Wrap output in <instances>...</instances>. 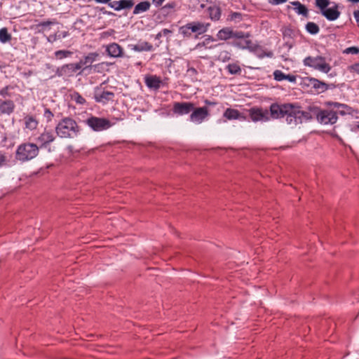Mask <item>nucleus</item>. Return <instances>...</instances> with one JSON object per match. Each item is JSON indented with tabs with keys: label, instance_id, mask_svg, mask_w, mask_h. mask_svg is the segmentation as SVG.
Returning a JSON list of instances; mask_svg holds the SVG:
<instances>
[{
	"label": "nucleus",
	"instance_id": "nucleus-1",
	"mask_svg": "<svg viewBox=\"0 0 359 359\" xmlns=\"http://www.w3.org/2000/svg\"><path fill=\"white\" fill-rule=\"evenodd\" d=\"M285 118L288 124L297 126L303 121L311 120L312 116L309 112L301 110V107L294 104H288Z\"/></svg>",
	"mask_w": 359,
	"mask_h": 359
},
{
	"label": "nucleus",
	"instance_id": "nucleus-2",
	"mask_svg": "<svg viewBox=\"0 0 359 359\" xmlns=\"http://www.w3.org/2000/svg\"><path fill=\"white\" fill-rule=\"evenodd\" d=\"M55 131L62 138H74L77 136L79 128L74 120L65 118L57 125Z\"/></svg>",
	"mask_w": 359,
	"mask_h": 359
},
{
	"label": "nucleus",
	"instance_id": "nucleus-3",
	"mask_svg": "<svg viewBox=\"0 0 359 359\" xmlns=\"http://www.w3.org/2000/svg\"><path fill=\"white\" fill-rule=\"evenodd\" d=\"M39 154V147L34 143H24L19 145L15 153V158L25 162L34 158Z\"/></svg>",
	"mask_w": 359,
	"mask_h": 359
},
{
	"label": "nucleus",
	"instance_id": "nucleus-4",
	"mask_svg": "<svg viewBox=\"0 0 359 359\" xmlns=\"http://www.w3.org/2000/svg\"><path fill=\"white\" fill-rule=\"evenodd\" d=\"M304 65L323 73H328L331 70L330 65L326 62L325 58L322 56H308L304 60Z\"/></svg>",
	"mask_w": 359,
	"mask_h": 359
},
{
	"label": "nucleus",
	"instance_id": "nucleus-5",
	"mask_svg": "<svg viewBox=\"0 0 359 359\" xmlns=\"http://www.w3.org/2000/svg\"><path fill=\"white\" fill-rule=\"evenodd\" d=\"M243 36L240 38H234L229 43L234 47L242 50H248L251 52L255 51L258 46L255 44L250 39V34L241 31Z\"/></svg>",
	"mask_w": 359,
	"mask_h": 359
},
{
	"label": "nucleus",
	"instance_id": "nucleus-6",
	"mask_svg": "<svg viewBox=\"0 0 359 359\" xmlns=\"http://www.w3.org/2000/svg\"><path fill=\"white\" fill-rule=\"evenodd\" d=\"M86 123L95 132L106 130L114 125L109 119L97 116L89 117L86 119Z\"/></svg>",
	"mask_w": 359,
	"mask_h": 359
},
{
	"label": "nucleus",
	"instance_id": "nucleus-7",
	"mask_svg": "<svg viewBox=\"0 0 359 359\" xmlns=\"http://www.w3.org/2000/svg\"><path fill=\"white\" fill-rule=\"evenodd\" d=\"M317 121L323 125H333L338 120L337 112L333 108L321 109L316 114Z\"/></svg>",
	"mask_w": 359,
	"mask_h": 359
},
{
	"label": "nucleus",
	"instance_id": "nucleus-8",
	"mask_svg": "<svg viewBox=\"0 0 359 359\" xmlns=\"http://www.w3.org/2000/svg\"><path fill=\"white\" fill-rule=\"evenodd\" d=\"M325 106L330 108H333L334 109H336L337 114H339L342 116L348 114L355 117L356 118H359V111L353 109L352 107L348 106L346 104H342L337 102H325Z\"/></svg>",
	"mask_w": 359,
	"mask_h": 359
},
{
	"label": "nucleus",
	"instance_id": "nucleus-9",
	"mask_svg": "<svg viewBox=\"0 0 359 359\" xmlns=\"http://www.w3.org/2000/svg\"><path fill=\"white\" fill-rule=\"evenodd\" d=\"M210 116L209 109L206 107H195L189 116V121L196 124L202 123Z\"/></svg>",
	"mask_w": 359,
	"mask_h": 359
},
{
	"label": "nucleus",
	"instance_id": "nucleus-10",
	"mask_svg": "<svg viewBox=\"0 0 359 359\" xmlns=\"http://www.w3.org/2000/svg\"><path fill=\"white\" fill-rule=\"evenodd\" d=\"M243 36L241 31L233 30L230 27H224L220 29L216 34L218 40L227 41L233 40L234 38H240Z\"/></svg>",
	"mask_w": 359,
	"mask_h": 359
},
{
	"label": "nucleus",
	"instance_id": "nucleus-11",
	"mask_svg": "<svg viewBox=\"0 0 359 359\" xmlns=\"http://www.w3.org/2000/svg\"><path fill=\"white\" fill-rule=\"evenodd\" d=\"M194 109V104L189 102H175L172 111L178 116H184L189 114Z\"/></svg>",
	"mask_w": 359,
	"mask_h": 359
},
{
	"label": "nucleus",
	"instance_id": "nucleus-12",
	"mask_svg": "<svg viewBox=\"0 0 359 359\" xmlns=\"http://www.w3.org/2000/svg\"><path fill=\"white\" fill-rule=\"evenodd\" d=\"M249 115L254 122L267 121L269 120V114L267 109L252 107L249 109Z\"/></svg>",
	"mask_w": 359,
	"mask_h": 359
},
{
	"label": "nucleus",
	"instance_id": "nucleus-13",
	"mask_svg": "<svg viewBox=\"0 0 359 359\" xmlns=\"http://www.w3.org/2000/svg\"><path fill=\"white\" fill-rule=\"evenodd\" d=\"M114 97L113 92L103 90L101 86L95 88L94 99L97 102L106 104L109 101L113 100Z\"/></svg>",
	"mask_w": 359,
	"mask_h": 359
},
{
	"label": "nucleus",
	"instance_id": "nucleus-14",
	"mask_svg": "<svg viewBox=\"0 0 359 359\" xmlns=\"http://www.w3.org/2000/svg\"><path fill=\"white\" fill-rule=\"evenodd\" d=\"M288 104H272L270 106V115L272 118H285V114L287 111Z\"/></svg>",
	"mask_w": 359,
	"mask_h": 359
},
{
	"label": "nucleus",
	"instance_id": "nucleus-15",
	"mask_svg": "<svg viewBox=\"0 0 359 359\" xmlns=\"http://www.w3.org/2000/svg\"><path fill=\"white\" fill-rule=\"evenodd\" d=\"M321 14L329 21H334L339 18L341 13L338 10V5L334 4V6L326 8L320 12Z\"/></svg>",
	"mask_w": 359,
	"mask_h": 359
},
{
	"label": "nucleus",
	"instance_id": "nucleus-16",
	"mask_svg": "<svg viewBox=\"0 0 359 359\" xmlns=\"http://www.w3.org/2000/svg\"><path fill=\"white\" fill-rule=\"evenodd\" d=\"M55 137L52 131L45 130L37 138L36 141L40 143V147H46L50 142H53Z\"/></svg>",
	"mask_w": 359,
	"mask_h": 359
},
{
	"label": "nucleus",
	"instance_id": "nucleus-17",
	"mask_svg": "<svg viewBox=\"0 0 359 359\" xmlns=\"http://www.w3.org/2000/svg\"><path fill=\"white\" fill-rule=\"evenodd\" d=\"M223 116L226 118L227 120H241V121H245L246 120V116L243 115L239 112L238 110L232 109V108H227L224 112L223 113Z\"/></svg>",
	"mask_w": 359,
	"mask_h": 359
},
{
	"label": "nucleus",
	"instance_id": "nucleus-18",
	"mask_svg": "<svg viewBox=\"0 0 359 359\" xmlns=\"http://www.w3.org/2000/svg\"><path fill=\"white\" fill-rule=\"evenodd\" d=\"M191 32L197 33L198 34H203L205 33L208 29L209 24H205L201 22H192L189 23Z\"/></svg>",
	"mask_w": 359,
	"mask_h": 359
},
{
	"label": "nucleus",
	"instance_id": "nucleus-19",
	"mask_svg": "<svg viewBox=\"0 0 359 359\" xmlns=\"http://www.w3.org/2000/svg\"><path fill=\"white\" fill-rule=\"evenodd\" d=\"M15 104L11 100H0V113L10 114L14 110Z\"/></svg>",
	"mask_w": 359,
	"mask_h": 359
},
{
	"label": "nucleus",
	"instance_id": "nucleus-20",
	"mask_svg": "<svg viewBox=\"0 0 359 359\" xmlns=\"http://www.w3.org/2000/svg\"><path fill=\"white\" fill-rule=\"evenodd\" d=\"M56 74L59 76H71L74 74L72 64L65 65L57 69Z\"/></svg>",
	"mask_w": 359,
	"mask_h": 359
},
{
	"label": "nucleus",
	"instance_id": "nucleus-21",
	"mask_svg": "<svg viewBox=\"0 0 359 359\" xmlns=\"http://www.w3.org/2000/svg\"><path fill=\"white\" fill-rule=\"evenodd\" d=\"M145 83L149 88L158 89L161 81L156 76H148L144 78Z\"/></svg>",
	"mask_w": 359,
	"mask_h": 359
},
{
	"label": "nucleus",
	"instance_id": "nucleus-22",
	"mask_svg": "<svg viewBox=\"0 0 359 359\" xmlns=\"http://www.w3.org/2000/svg\"><path fill=\"white\" fill-rule=\"evenodd\" d=\"M290 4L294 6V11L298 15H302L306 18L309 16V10L306 6L299 1H292Z\"/></svg>",
	"mask_w": 359,
	"mask_h": 359
},
{
	"label": "nucleus",
	"instance_id": "nucleus-23",
	"mask_svg": "<svg viewBox=\"0 0 359 359\" xmlns=\"http://www.w3.org/2000/svg\"><path fill=\"white\" fill-rule=\"evenodd\" d=\"M359 133V121H353L352 123H347L344 128H342L341 132L347 135L348 132Z\"/></svg>",
	"mask_w": 359,
	"mask_h": 359
},
{
	"label": "nucleus",
	"instance_id": "nucleus-24",
	"mask_svg": "<svg viewBox=\"0 0 359 359\" xmlns=\"http://www.w3.org/2000/svg\"><path fill=\"white\" fill-rule=\"evenodd\" d=\"M24 120H25V125L26 128H27L30 130H33L37 128L39 122L33 116H27L25 117Z\"/></svg>",
	"mask_w": 359,
	"mask_h": 359
},
{
	"label": "nucleus",
	"instance_id": "nucleus-25",
	"mask_svg": "<svg viewBox=\"0 0 359 359\" xmlns=\"http://www.w3.org/2000/svg\"><path fill=\"white\" fill-rule=\"evenodd\" d=\"M107 51L109 55L111 57H118L121 53V48L118 44L111 43L107 46Z\"/></svg>",
	"mask_w": 359,
	"mask_h": 359
},
{
	"label": "nucleus",
	"instance_id": "nucleus-26",
	"mask_svg": "<svg viewBox=\"0 0 359 359\" xmlns=\"http://www.w3.org/2000/svg\"><path fill=\"white\" fill-rule=\"evenodd\" d=\"M311 84L313 86V87L318 90L319 92H324L327 90V85L322 81H318L316 79H311Z\"/></svg>",
	"mask_w": 359,
	"mask_h": 359
},
{
	"label": "nucleus",
	"instance_id": "nucleus-27",
	"mask_svg": "<svg viewBox=\"0 0 359 359\" xmlns=\"http://www.w3.org/2000/svg\"><path fill=\"white\" fill-rule=\"evenodd\" d=\"M133 5L132 0H121L119 1L118 6L111 5V7L116 11L124 8H131Z\"/></svg>",
	"mask_w": 359,
	"mask_h": 359
},
{
	"label": "nucleus",
	"instance_id": "nucleus-28",
	"mask_svg": "<svg viewBox=\"0 0 359 359\" xmlns=\"http://www.w3.org/2000/svg\"><path fill=\"white\" fill-rule=\"evenodd\" d=\"M98 54L95 53H90L86 57H84L83 59L81 60L83 62V65H86V67L90 66L93 62L96 60V58L97 57Z\"/></svg>",
	"mask_w": 359,
	"mask_h": 359
},
{
	"label": "nucleus",
	"instance_id": "nucleus-29",
	"mask_svg": "<svg viewBox=\"0 0 359 359\" xmlns=\"http://www.w3.org/2000/svg\"><path fill=\"white\" fill-rule=\"evenodd\" d=\"M56 23L57 22L55 20L43 21L37 24L36 27L39 29V32H43L48 29L50 25Z\"/></svg>",
	"mask_w": 359,
	"mask_h": 359
},
{
	"label": "nucleus",
	"instance_id": "nucleus-30",
	"mask_svg": "<svg viewBox=\"0 0 359 359\" xmlns=\"http://www.w3.org/2000/svg\"><path fill=\"white\" fill-rule=\"evenodd\" d=\"M11 40V35L8 33L7 28L0 29V42L6 43Z\"/></svg>",
	"mask_w": 359,
	"mask_h": 359
},
{
	"label": "nucleus",
	"instance_id": "nucleus-31",
	"mask_svg": "<svg viewBox=\"0 0 359 359\" xmlns=\"http://www.w3.org/2000/svg\"><path fill=\"white\" fill-rule=\"evenodd\" d=\"M209 15L211 20H218L221 16V11L218 7L213 6L210 7L208 9Z\"/></svg>",
	"mask_w": 359,
	"mask_h": 359
},
{
	"label": "nucleus",
	"instance_id": "nucleus-32",
	"mask_svg": "<svg viewBox=\"0 0 359 359\" xmlns=\"http://www.w3.org/2000/svg\"><path fill=\"white\" fill-rule=\"evenodd\" d=\"M226 69L229 73L232 75L240 74L241 72V68L237 62L229 64L226 66Z\"/></svg>",
	"mask_w": 359,
	"mask_h": 359
},
{
	"label": "nucleus",
	"instance_id": "nucleus-33",
	"mask_svg": "<svg viewBox=\"0 0 359 359\" xmlns=\"http://www.w3.org/2000/svg\"><path fill=\"white\" fill-rule=\"evenodd\" d=\"M306 29L311 34H316L320 31L318 25L313 22H309L306 25Z\"/></svg>",
	"mask_w": 359,
	"mask_h": 359
},
{
	"label": "nucleus",
	"instance_id": "nucleus-34",
	"mask_svg": "<svg viewBox=\"0 0 359 359\" xmlns=\"http://www.w3.org/2000/svg\"><path fill=\"white\" fill-rule=\"evenodd\" d=\"M152 49V45L146 41H140L137 44H136V51H142V50H151Z\"/></svg>",
	"mask_w": 359,
	"mask_h": 359
},
{
	"label": "nucleus",
	"instance_id": "nucleus-35",
	"mask_svg": "<svg viewBox=\"0 0 359 359\" xmlns=\"http://www.w3.org/2000/svg\"><path fill=\"white\" fill-rule=\"evenodd\" d=\"M150 8V3L149 1H142L136 4V13L144 12Z\"/></svg>",
	"mask_w": 359,
	"mask_h": 359
},
{
	"label": "nucleus",
	"instance_id": "nucleus-36",
	"mask_svg": "<svg viewBox=\"0 0 359 359\" xmlns=\"http://www.w3.org/2000/svg\"><path fill=\"white\" fill-rule=\"evenodd\" d=\"M72 53L71 51L65 50H57L55 53V57L58 59H62L65 57H67L72 55Z\"/></svg>",
	"mask_w": 359,
	"mask_h": 359
},
{
	"label": "nucleus",
	"instance_id": "nucleus-37",
	"mask_svg": "<svg viewBox=\"0 0 359 359\" xmlns=\"http://www.w3.org/2000/svg\"><path fill=\"white\" fill-rule=\"evenodd\" d=\"M231 59V54L227 50L221 51L218 55V60L225 62Z\"/></svg>",
	"mask_w": 359,
	"mask_h": 359
},
{
	"label": "nucleus",
	"instance_id": "nucleus-38",
	"mask_svg": "<svg viewBox=\"0 0 359 359\" xmlns=\"http://www.w3.org/2000/svg\"><path fill=\"white\" fill-rule=\"evenodd\" d=\"M188 27H189V23H187V25L181 27L180 28V32L184 36V37H190L191 35V29L190 28Z\"/></svg>",
	"mask_w": 359,
	"mask_h": 359
},
{
	"label": "nucleus",
	"instance_id": "nucleus-39",
	"mask_svg": "<svg viewBox=\"0 0 359 359\" xmlns=\"http://www.w3.org/2000/svg\"><path fill=\"white\" fill-rule=\"evenodd\" d=\"M316 6L320 9V12L327 8L330 4L329 0H316Z\"/></svg>",
	"mask_w": 359,
	"mask_h": 359
},
{
	"label": "nucleus",
	"instance_id": "nucleus-40",
	"mask_svg": "<svg viewBox=\"0 0 359 359\" xmlns=\"http://www.w3.org/2000/svg\"><path fill=\"white\" fill-rule=\"evenodd\" d=\"M285 74L280 70H275L273 72L274 79L277 81H281L285 80Z\"/></svg>",
	"mask_w": 359,
	"mask_h": 359
},
{
	"label": "nucleus",
	"instance_id": "nucleus-41",
	"mask_svg": "<svg viewBox=\"0 0 359 359\" xmlns=\"http://www.w3.org/2000/svg\"><path fill=\"white\" fill-rule=\"evenodd\" d=\"M72 98L78 104H83L86 102V100L79 93L74 92L72 95Z\"/></svg>",
	"mask_w": 359,
	"mask_h": 359
},
{
	"label": "nucleus",
	"instance_id": "nucleus-42",
	"mask_svg": "<svg viewBox=\"0 0 359 359\" xmlns=\"http://www.w3.org/2000/svg\"><path fill=\"white\" fill-rule=\"evenodd\" d=\"M344 53L346 54H358L359 48L355 46L349 47L346 48Z\"/></svg>",
	"mask_w": 359,
	"mask_h": 359
},
{
	"label": "nucleus",
	"instance_id": "nucleus-43",
	"mask_svg": "<svg viewBox=\"0 0 359 359\" xmlns=\"http://www.w3.org/2000/svg\"><path fill=\"white\" fill-rule=\"evenodd\" d=\"M215 41V39L212 36H208L207 38L205 39V41H203L202 43H198L196 47L204 46L206 44H208L210 42Z\"/></svg>",
	"mask_w": 359,
	"mask_h": 359
},
{
	"label": "nucleus",
	"instance_id": "nucleus-44",
	"mask_svg": "<svg viewBox=\"0 0 359 359\" xmlns=\"http://www.w3.org/2000/svg\"><path fill=\"white\" fill-rule=\"evenodd\" d=\"M44 117L47 119L48 121H50L53 117V114L50 111L49 109H46L44 114Z\"/></svg>",
	"mask_w": 359,
	"mask_h": 359
},
{
	"label": "nucleus",
	"instance_id": "nucleus-45",
	"mask_svg": "<svg viewBox=\"0 0 359 359\" xmlns=\"http://www.w3.org/2000/svg\"><path fill=\"white\" fill-rule=\"evenodd\" d=\"M72 66H73V69H74V73H76L78 70L81 69L83 66H84L83 65V62H82L81 60H80L77 63H72Z\"/></svg>",
	"mask_w": 359,
	"mask_h": 359
},
{
	"label": "nucleus",
	"instance_id": "nucleus-46",
	"mask_svg": "<svg viewBox=\"0 0 359 359\" xmlns=\"http://www.w3.org/2000/svg\"><path fill=\"white\" fill-rule=\"evenodd\" d=\"M288 0H268V2L271 5H279L287 2Z\"/></svg>",
	"mask_w": 359,
	"mask_h": 359
},
{
	"label": "nucleus",
	"instance_id": "nucleus-47",
	"mask_svg": "<svg viewBox=\"0 0 359 359\" xmlns=\"http://www.w3.org/2000/svg\"><path fill=\"white\" fill-rule=\"evenodd\" d=\"M285 80H287L288 81L291 83H295L297 80V77L295 75L292 74H286L285 75Z\"/></svg>",
	"mask_w": 359,
	"mask_h": 359
},
{
	"label": "nucleus",
	"instance_id": "nucleus-48",
	"mask_svg": "<svg viewBox=\"0 0 359 359\" xmlns=\"http://www.w3.org/2000/svg\"><path fill=\"white\" fill-rule=\"evenodd\" d=\"M7 159L6 155L4 153L0 152V167L4 165Z\"/></svg>",
	"mask_w": 359,
	"mask_h": 359
},
{
	"label": "nucleus",
	"instance_id": "nucleus-49",
	"mask_svg": "<svg viewBox=\"0 0 359 359\" xmlns=\"http://www.w3.org/2000/svg\"><path fill=\"white\" fill-rule=\"evenodd\" d=\"M350 70L359 74V62L352 65L349 67Z\"/></svg>",
	"mask_w": 359,
	"mask_h": 359
},
{
	"label": "nucleus",
	"instance_id": "nucleus-50",
	"mask_svg": "<svg viewBox=\"0 0 359 359\" xmlns=\"http://www.w3.org/2000/svg\"><path fill=\"white\" fill-rule=\"evenodd\" d=\"M353 16H354L356 23L359 27V11H355L353 12Z\"/></svg>",
	"mask_w": 359,
	"mask_h": 359
},
{
	"label": "nucleus",
	"instance_id": "nucleus-51",
	"mask_svg": "<svg viewBox=\"0 0 359 359\" xmlns=\"http://www.w3.org/2000/svg\"><path fill=\"white\" fill-rule=\"evenodd\" d=\"M165 0H152V3L156 6H160L163 4Z\"/></svg>",
	"mask_w": 359,
	"mask_h": 359
},
{
	"label": "nucleus",
	"instance_id": "nucleus-52",
	"mask_svg": "<svg viewBox=\"0 0 359 359\" xmlns=\"http://www.w3.org/2000/svg\"><path fill=\"white\" fill-rule=\"evenodd\" d=\"M241 17V14L240 13H233L232 15H231V18L232 19H240Z\"/></svg>",
	"mask_w": 359,
	"mask_h": 359
},
{
	"label": "nucleus",
	"instance_id": "nucleus-53",
	"mask_svg": "<svg viewBox=\"0 0 359 359\" xmlns=\"http://www.w3.org/2000/svg\"><path fill=\"white\" fill-rule=\"evenodd\" d=\"M161 32L163 36H167L168 34L172 33V31L168 29H163Z\"/></svg>",
	"mask_w": 359,
	"mask_h": 359
},
{
	"label": "nucleus",
	"instance_id": "nucleus-54",
	"mask_svg": "<svg viewBox=\"0 0 359 359\" xmlns=\"http://www.w3.org/2000/svg\"><path fill=\"white\" fill-rule=\"evenodd\" d=\"M204 102H205V104L206 105H210V106H215V105L216 104V102H211V101H210V100H205L204 101Z\"/></svg>",
	"mask_w": 359,
	"mask_h": 359
},
{
	"label": "nucleus",
	"instance_id": "nucleus-55",
	"mask_svg": "<svg viewBox=\"0 0 359 359\" xmlns=\"http://www.w3.org/2000/svg\"><path fill=\"white\" fill-rule=\"evenodd\" d=\"M175 6V4L173 3H169L168 4H166L163 8H173Z\"/></svg>",
	"mask_w": 359,
	"mask_h": 359
},
{
	"label": "nucleus",
	"instance_id": "nucleus-56",
	"mask_svg": "<svg viewBox=\"0 0 359 359\" xmlns=\"http://www.w3.org/2000/svg\"><path fill=\"white\" fill-rule=\"evenodd\" d=\"M97 3L100 4H106L110 1L111 0H95Z\"/></svg>",
	"mask_w": 359,
	"mask_h": 359
},
{
	"label": "nucleus",
	"instance_id": "nucleus-57",
	"mask_svg": "<svg viewBox=\"0 0 359 359\" xmlns=\"http://www.w3.org/2000/svg\"><path fill=\"white\" fill-rule=\"evenodd\" d=\"M163 35L162 34L161 32H160L159 33H158L156 34V39H160L161 36H163Z\"/></svg>",
	"mask_w": 359,
	"mask_h": 359
},
{
	"label": "nucleus",
	"instance_id": "nucleus-58",
	"mask_svg": "<svg viewBox=\"0 0 359 359\" xmlns=\"http://www.w3.org/2000/svg\"><path fill=\"white\" fill-rule=\"evenodd\" d=\"M264 55H266V56L269 57V56H271V53H269V54L260 55H259V57H263Z\"/></svg>",
	"mask_w": 359,
	"mask_h": 359
},
{
	"label": "nucleus",
	"instance_id": "nucleus-59",
	"mask_svg": "<svg viewBox=\"0 0 359 359\" xmlns=\"http://www.w3.org/2000/svg\"><path fill=\"white\" fill-rule=\"evenodd\" d=\"M119 1H114L111 5L118 6Z\"/></svg>",
	"mask_w": 359,
	"mask_h": 359
},
{
	"label": "nucleus",
	"instance_id": "nucleus-60",
	"mask_svg": "<svg viewBox=\"0 0 359 359\" xmlns=\"http://www.w3.org/2000/svg\"><path fill=\"white\" fill-rule=\"evenodd\" d=\"M147 269L151 270V269H156V268H154V267H148V269Z\"/></svg>",
	"mask_w": 359,
	"mask_h": 359
},
{
	"label": "nucleus",
	"instance_id": "nucleus-61",
	"mask_svg": "<svg viewBox=\"0 0 359 359\" xmlns=\"http://www.w3.org/2000/svg\"><path fill=\"white\" fill-rule=\"evenodd\" d=\"M164 252H167L168 251V249H164L163 250Z\"/></svg>",
	"mask_w": 359,
	"mask_h": 359
}]
</instances>
